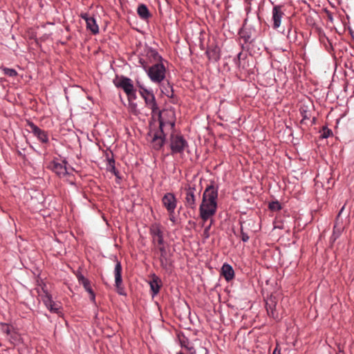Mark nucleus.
I'll list each match as a JSON object with an SVG mask.
<instances>
[{
    "label": "nucleus",
    "instance_id": "f257e3e1",
    "mask_svg": "<svg viewBox=\"0 0 354 354\" xmlns=\"http://www.w3.org/2000/svg\"><path fill=\"white\" fill-rule=\"evenodd\" d=\"M217 198L218 187L212 183L203 192L202 203L199 207L200 217L204 222L208 221L216 214Z\"/></svg>",
    "mask_w": 354,
    "mask_h": 354
},
{
    "label": "nucleus",
    "instance_id": "f03ea898",
    "mask_svg": "<svg viewBox=\"0 0 354 354\" xmlns=\"http://www.w3.org/2000/svg\"><path fill=\"white\" fill-rule=\"evenodd\" d=\"M139 93L141 95V97L145 100L146 107L151 111V118L153 120H155L156 117H157L158 120L175 118V113L173 111H160L159 109L155 95L152 90L143 88L142 91H139Z\"/></svg>",
    "mask_w": 354,
    "mask_h": 354
},
{
    "label": "nucleus",
    "instance_id": "7ed1b4c3",
    "mask_svg": "<svg viewBox=\"0 0 354 354\" xmlns=\"http://www.w3.org/2000/svg\"><path fill=\"white\" fill-rule=\"evenodd\" d=\"M138 63L147 72L149 77L153 83L161 84L165 78L166 68L162 62L155 63L151 66H149V62L143 57H140Z\"/></svg>",
    "mask_w": 354,
    "mask_h": 354
},
{
    "label": "nucleus",
    "instance_id": "20e7f679",
    "mask_svg": "<svg viewBox=\"0 0 354 354\" xmlns=\"http://www.w3.org/2000/svg\"><path fill=\"white\" fill-rule=\"evenodd\" d=\"M159 129L156 131L152 138V147L155 150H160L165 145L166 140L165 128L173 129L175 127V118L158 120Z\"/></svg>",
    "mask_w": 354,
    "mask_h": 354
},
{
    "label": "nucleus",
    "instance_id": "39448f33",
    "mask_svg": "<svg viewBox=\"0 0 354 354\" xmlns=\"http://www.w3.org/2000/svg\"><path fill=\"white\" fill-rule=\"evenodd\" d=\"M169 148L172 156L181 155L185 151H188L189 144L181 133H171L169 136Z\"/></svg>",
    "mask_w": 354,
    "mask_h": 354
},
{
    "label": "nucleus",
    "instance_id": "423d86ee",
    "mask_svg": "<svg viewBox=\"0 0 354 354\" xmlns=\"http://www.w3.org/2000/svg\"><path fill=\"white\" fill-rule=\"evenodd\" d=\"M27 126L30 129V132L37 138V140L42 145L49 143V136L48 131L40 129L34 122L30 120L27 121Z\"/></svg>",
    "mask_w": 354,
    "mask_h": 354
},
{
    "label": "nucleus",
    "instance_id": "0eeeda50",
    "mask_svg": "<svg viewBox=\"0 0 354 354\" xmlns=\"http://www.w3.org/2000/svg\"><path fill=\"white\" fill-rule=\"evenodd\" d=\"M194 185H188L185 188V205L187 208L195 209L196 207V194Z\"/></svg>",
    "mask_w": 354,
    "mask_h": 354
},
{
    "label": "nucleus",
    "instance_id": "6e6552de",
    "mask_svg": "<svg viewBox=\"0 0 354 354\" xmlns=\"http://www.w3.org/2000/svg\"><path fill=\"white\" fill-rule=\"evenodd\" d=\"M114 261L115 262L114 268V277H115V285L118 289V292L120 295H124V288L122 287V268L121 262L118 260L117 257H114Z\"/></svg>",
    "mask_w": 354,
    "mask_h": 354
},
{
    "label": "nucleus",
    "instance_id": "1a4fd4ad",
    "mask_svg": "<svg viewBox=\"0 0 354 354\" xmlns=\"http://www.w3.org/2000/svg\"><path fill=\"white\" fill-rule=\"evenodd\" d=\"M67 163L68 162L66 160L59 161L57 159H54L52 162H50L49 167L59 178H63L68 174L66 168Z\"/></svg>",
    "mask_w": 354,
    "mask_h": 354
},
{
    "label": "nucleus",
    "instance_id": "9d476101",
    "mask_svg": "<svg viewBox=\"0 0 354 354\" xmlns=\"http://www.w3.org/2000/svg\"><path fill=\"white\" fill-rule=\"evenodd\" d=\"M162 206L167 212L176 210L178 201L175 194L172 192H167L164 194L161 199Z\"/></svg>",
    "mask_w": 354,
    "mask_h": 354
},
{
    "label": "nucleus",
    "instance_id": "9b49d317",
    "mask_svg": "<svg viewBox=\"0 0 354 354\" xmlns=\"http://www.w3.org/2000/svg\"><path fill=\"white\" fill-rule=\"evenodd\" d=\"M113 84L117 88H122L125 93L134 88L133 81L124 76L117 77L113 80Z\"/></svg>",
    "mask_w": 354,
    "mask_h": 354
},
{
    "label": "nucleus",
    "instance_id": "f8f14e48",
    "mask_svg": "<svg viewBox=\"0 0 354 354\" xmlns=\"http://www.w3.org/2000/svg\"><path fill=\"white\" fill-rule=\"evenodd\" d=\"M76 277L80 284L82 285L85 290L90 295V298L92 301H95V295L91 288L90 281L86 278L80 272H77Z\"/></svg>",
    "mask_w": 354,
    "mask_h": 354
},
{
    "label": "nucleus",
    "instance_id": "ddd939ff",
    "mask_svg": "<svg viewBox=\"0 0 354 354\" xmlns=\"http://www.w3.org/2000/svg\"><path fill=\"white\" fill-rule=\"evenodd\" d=\"M160 251L159 261L163 269L167 270L171 266V261L164 245H159Z\"/></svg>",
    "mask_w": 354,
    "mask_h": 354
},
{
    "label": "nucleus",
    "instance_id": "4468645a",
    "mask_svg": "<svg viewBox=\"0 0 354 354\" xmlns=\"http://www.w3.org/2000/svg\"><path fill=\"white\" fill-rule=\"evenodd\" d=\"M205 54L210 62H216L221 58V49L218 45L212 44L207 47Z\"/></svg>",
    "mask_w": 354,
    "mask_h": 354
},
{
    "label": "nucleus",
    "instance_id": "2eb2a0df",
    "mask_svg": "<svg viewBox=\"0 0 354 354\" xmlns=\"http://www.w3.org/2000/svg\"><path fill=\"white\" fill-rule=\"evenodd\" d=\"M150 234L153 238V242L157 241L158 245H164V236L163 232L161 230L160 225H153L150 228Z\"/></svg>",
    "mask_w": 354,
    "mask_h": 354
},
{
    "label": "nucleus",
    "instance_id": "dca6fc26",
    "mask_svg": "<svg viewBox=\"0 0 354 354\" xmlns=\"http://www.w3.org/2000/svg\"><path fill=\"white\" fill-rule=\"evenodd\" d=\"M106 160V170L111 172L116 178L120 179V172L115 168V161L114 160L113 153L112 151L105 153Z\"/></svg>",
    "mask_w": 354,
    "mask_h": 354
},
{
    "label": "nucleus",
    "instance_id": "f3484780",
    "mask_svg": "<svg viewBox=\"0 0 354 354\" xmlns=\"http://www.w3.org/2000/svg\"><path fill=\"white\" fill-rule=\"evenodd\" d=\"M277 299L275 297L270 296L266 301V308L269 316L274 319H278V313L276 310Z\"/></svg>",
    "mask_w": 354,
    "mask_h": 354
},
{
    "label": "nucleus",
    "instance_id": "a211bd4d",
    "mask_svg": "<svg viewBox=\"0 0 354 354\" xmlns=\"http://www.w3.org/2000/svg\"><path fill=\"white\" fill-rule=\"evenodd\" d=\"M272 19L273 21L272 28L274 29L278 28L281 22V19L284 15L283 12L281 10V6H274L272 9Z\"/></svg>",
    "mask_w": 354,
    "mask_h": 354
},
{
    "label": "nucleus",
    "instance_id": "6ab92c4d",
    "mask_svg": "<svg viewBox=\"0 0 354 354\" xmlns=\"http://www.w3.org/2000/svg\"><path fill=\"white\" fill-rule=\"evenodd\" d=\"M145 53L150 62H154L158 63L163 60L162 56L159 55L158 52L151 47H147L145 49Z\"/></svg>",
    "mask_w": 354,
    "mask_h": 354
},
{
    "label": "nucleus",
    "instance_id": "aec40b11",
    "mask_svg": "<svg viewBox=\"0 0 354 354\" xmlns=\"http://www.w3.org/2000/svg\"><path fill=\"white\" fill-rule=\"evenodd\" d=\"M149 286L151 291V296L153 297L160 291L161 287V281L155 274L152 275V279L149 281Z\"/></svg>",
    "mask_w": 354,
    "mask_h": 354
},
{
    "label": "nucleus",
    "instance_id": "412c9836",
    "mask_svg": "<svg viewBox=\"0 0 354 354\" xmlns=\"http://www.w3.org/2000/svg\"><path fill=\"white\" fill-rule=\"evenodd\" d=\"M221 273L225 279L229 282L234 277V271L232 266L228 263H224L221 268Z\"/></svg>",
    "mask_w": 354,
    "mask_h": 354
},
{
    "label": "nucleus",
    "instance_id": "4be33fe9",
    "mask_svg": "<svg viewBox=\"0 0 354 354\" xmlns=\"http://www.w3.org/2000/svg\"><path fill=\"white\" fill-rule=\"evenodd\" d=\"M137 13L141 19L145 21L151 17L147 6L144 3H141L138 6Z\"/></svg>",
    "mask_w": 354,
    "mask_h": 354
},
{
    "label": "nucleus",
    "instance_id": "5701e85b",
    "mask_svg": "<svg viewBox=\"0 0 354 354\" xmlns=\"http://www.w3.org/2000/svg\"><path fill=\"white\" fill-rule=\"evenodd\" d=\"M7 337L10 343L13 346L18 345L21 342V335L16 329L13 330V331Z\"/></svg>",
    "mask_w": 354,
    "mask_h": 354
},
{
    "label": "nucleus",
    "instance_id": "b1692460",
    "mask_svg": "<svg viewBox=\"0 0 354 354\" xmlns=\"http://www.w3.org/2000/svg\"><path fill=\"white\" fill-rule=\"evenodd\" d=\"M161 92L167 97L172 98L174 97V90L173 86L167 82V84L162 83L160 84Z\"/></svg>",
    "mask_w": 354,
    "mask_h": 354
},
{
    "label": "nucleus",
    "instance_id": "393cba45",
    "mask_svg": "<svg viewBox=\"0 0 354 354\" xmlns=\"http://www.w3.org/2000/svg\"><path fill=\"white\" fill-rule=\"evenodd\" d=\"M86 24L87 30H89L93 35H96L99 32L98 25L97 24L96 20L93 17L88 19Z\"/></svg>",
    "mask_w": 354,
    "mask_h": 354
},
{
    "label": "nucleus",
    "instance_id": "a878e982",
    "mask_svg": "<svg viewBox=\"0 0 354 354\" xmlns=\"http://www.w3.org/2000/svg\"><path fill=\"white\" fill-rule=\"evenodd\" d=\"M15 328L10 324L7 323H0V330L7 335V337L15 330Z\"/></svg>",
    "mask_w": 354,
    "mask_h": 354
},
{
    "label": "nucleus",
    "instance_id": "bb28decb",
    "mask_svg": "<svg viewBox=\"0 0 354 354\" xmlns=\"http://www.w3.org/2000/svg\"><path fill=\"white\" fill-rule=\"evenodd\" d=\"M300 113L302 116V119L301 120V124H306V120H310L311 117L310 112L304 107H301L299 109Z\"/></svg>",
    "mask_w": 354,
    "mask_h": 354
},
{
    "label": "nucleus",
    "instance_id": "cd10ccee",
    "mask_svg": "<svg viewBox=\"0 0 354 354\" xmlns=\"http://www.w3.org/2000/svg\"><path fill=\"white\" fill-rule=\"evenodd\" d=\"M0 69L3 71V74L8 77H16L18 75L17 71L14 68H7L5 66H1Z\"/></svg>",
    "mask_w": 354,
    "mask_h": 354
},
{
    "label": "nucleus",
    "instance_id": "c85d7f7f",
    "mask_svg": "<svg viewBox=\"0 0 354 354\" xmlns=\"http://www.w3.org/2000/svg\"><path fill=\"white\" fill-rule=\"evenodd\" d=\"M333 135V131L331 129H328L327 127H323L322 129L320 131V138H328Z\"/></svg>",
    "mask_w": 354,
    "mask_h": 354
},
{
    "label": "nucleus",
    "instance_id": "c756f323",
    "mask_svg": "<svg viewBox=\"0 0 354 354\" xmlns=\"http://www.w3.org/2000/svg\"><path fill=\"white\" fill-rule=\"evenodd\" d=\"M41 300L46 308H48L50 306H51L54 301L50 294L46 295H41Z\"/></svg>",
    "mask_w": 354,
    "mask_h": 354
},
{
    "label": "nucleus",
    "instance_id": "7c9ffc66",
    "mask_svg": "<svg viewBox=\"0 0 354 354\" xmlns=\"http://www.w3.org/2000/svg\"><path fill=\"white\" fill-rule=\"evenodd\" d=\"M60 305L53 301L51 306H50L48 308H47L50 313L59 314L61 313L60 311Z\"/></svg>",
    "mask_w": 354,
    "mask_h": 354
},
{
    "label": "nucleus",
    "instance_id": "2f4dec72",
    "mask_svg": "<svg viewBox=\"0 0 354 354\" xmlns=\"http://www.w3.org/2000/svg\"><path fill=\"white\" fill-rule=\"evenodd\" d=\"M269 209L272 211H279L281 209V205L279 201H272L269 203Z\"/></svg>",
    "mask_w": 354,
    "mask_h": 354
},
{
    "label": "nucleus",
    "instance_id": "473e14b6",
    "mask_svg": "<svg viewBox=\"0 0 354 354\" xmlns=\"http://www.w3.org/2000/svg\"><path fill=\"white\" fill-rule=\"evenodd\" d=\"M212 223H213V221L211 220L210 223L208 225H207L203 230V237L205 240H207L209 238V236H210L209 230L212 227Z\"/></svg>",
    "mask_w": 354,
    "mask_h": 354
},
{
    "label": "nucleus",
    "instance_id": "72a5a7b5",
    "mask_svg": "<svg viewBox=\"0 0 354 354\" xmlns=\"http://www.w3.org/2000/svg\"><path fill=\"white\" fill-rule=\"evenodd\" d=\"M126 94L127 95L129 102H133V100H136L137 98L136 90L135 88L126 93Z\"/></svg>",
    "mask_w": 354,
    "mask_h": 354
},
{
    "label": "nucleus",
    "instance_id": "f704fd0d",
    "mask_svg": "<svg viewBox=\"0 0 354 354\" xmlns=\"http://www.w3.org/2000/svg\"><path fill=\"white\" fill-rule=\"evenodd\" d=\"M296 35V32L295 31L292 32L291 27L289 28L288 30V32H287V35H286L288 39H290V41L292 39L293 41H295V39H296V35Z\"/></svg>",
    "mask_w": 354,
    "mask_h": 354
},
{
    "label": "nucleus",
    "instance_id": "c9c22d12",
    "mask_svg": "<svg viewBox=\"0 0 354 354\" xmlns=\"http://www.w3.org/2000/svg\"><path fill=\"white\" fill-rule=\"evenodd\" d=\"M241 240L245 243L248 242L250 239L248 234L243 231L242 226L241 227Z\"/></svg>",
    "mask_w": 354,
    "mask_h": 354
},
{
    "label": "nucleus",
    "instance_id": "e433bc0d",
    "mask_svg": "<svg viewBox=\"0 0 354 354\" xmlns=\"http://www.w3.org/2000/svg\"><path fill=\"white\" fill-rule=\"evenodd\" d=\"M241 55H242V52H239L237 54L236 57L234 59V62L238 68H241Z\"/></svg>",
    "mask_w": 354,
    "mask_h": 354
},
{
    "label": "nucleus",
    "instance_id": "4c0bfd02",
    "mask_svg": "<svg viewBox=\"0 0 354 354\" xmlns=\"http://www.w3.org/2000/svg\"><path fill=\"white\" fill-rule=\"evenodd\" d=\"M41 290L42 293H41V292L38 291V293L39 294V295L41 297V295H50V293L48 291L47 286H46V285L45 283H43L41 285Z\"/></svg>",
    "mask_w": 354,
    "mask_h": 354
},
{
    "label": "nucleus",
    "instance_id": "58836bf2",
    "mask_svg": "<svg viewBox=\"0 0 354 354\" xmlns=\"http://www.w3.org/2000/svg\"><path fill=\"white\" fill-rule=\"evenodd\" d=\"M167 213L169 216V220L173 223H176V218L175 216V210H171V212H167Z\"/></svg>",
    "mask_w": 354,
    "mask_h": 354
},
{
    "label": "nucleus",
    "instance_id": "ea45409f",
    "mask_svg": "<svg viewBox=\"0 0 354 354\" xmlns=\"http://www.w3.org/2000/svg\"><path fill=\"white\" fill-rule=\"evenodd\" d=\"M80 17H81L82 19H83L86 22L87 21H88V19H91V18H92L93 17H91V16L89 15V14H88V13H87V12H84V13H81V14H80Z\"/></svg>",
    "mask_w": 354,
    "mask_h": 354
},
{
    "label": "nucleus",
    "instance_id": "a19ab883",
    "mask_svg": "<svg viewBox=\"0 0 354 354\" xmlns=\"http://www.w3.org/2000/svg\"><path fill=\"white\" fill-rule=\"evenodd\" d=\"M241 38L244 40L245 43L250 41V36L248 33L244 32L241 35Z\"/></svg>",
    "mask_w": 354,
    "mask_h": 354
},
{
    "label": "nucleus",
    "instance_id": "79ce46f5",
    "mask_svg": "<svg viewBox=\"0 0 354 354\" xmlns=\"http://www.w3.org/2000/svg\"><path fill=\"white\" fill-rule=\"evenodd\" d=\"M186 348L190 352V354H196V350L193 346H185Z\"/></svg>",
    "mask_w": 354,
    "mask_h": 354
},
{
    "label": "nucleus",
    "instance_id": "37998d69",
    "mask_svg": "<svg viewBox=\"0 0 354 354\" xmlns=\"http://www.w3.org/2000/svg\"><path fill=\"white\" fill-rule=\"evenodd\" d=\"M198 351L201 352L202 354H207L208 353L207 350L205 348L203 347V346L199 347L198 348Z\"/></svg>",
    "mask_w": 354,
    "mask_h": 354
},
{
    "label": "nucleus",
    "instance_id": "c03bdc74",
    "mask_svg": "<svg viewBox=\"0 0 354 354\" xmlns=\"http://www.w3.org/2000/svg\"><path fill=\"white\" fill-rule=\"evenodd\" d=\"M335 227H336V225H335L334 228H333V237H334V240H335L339 236V234H340L339 232H338V233H336Z\"/></svg>",
    "mask_w": 354,
    "mask_h": 354
},
{
    "label": "nucleus",
    "instance_id": "a18cd8bd",
    "mask_svg": "<svg viewBox=\"0 0 354 354\" xmlns=\"http://www.w3.org/2000/svg\"><path fill=\"white\" fill-rule=\"evenodd\" d=\"M345 206H346V204H344L342 207L340 209L339 212H338V214L337 216V218H336V222L338 221L340 215L342 214V213L343 212L344 208H345Z\"/></svg>",
    "mask_w": 354,
    "mask_h": 354
},
{
    "label": "nucleus",
    "instance_id": "49530a36",
    "mask_svg": "<svg viewBox=\"0 0 354 354\" xmlns=\"http://www.w3.org/2000/svg\"><path fill=\"white\" fill-rule=\"evenodd\" d=\"M272 354H281V349L279 348L278 345L275 347Z\"/></svg>",
    "mask_w": 354,
    "mask_h": 354
},
{
    "label": "nucleus",
    "instance_id": "de8ad7c7",
    "mask_svg": "<svg viewBox=\"0 0 354 354\" xmlns=\"http://www.w3.org/2000/svg\"><path fill=\"white\" fill-rule=\"evenodd\" d=\"M137 86L140 88V91H142L143 88H146L138 81L137 82Z\"/></svg>",
    "mask_w": 354,
    "mask_h": 354
},
{
    "label": "nucleus",
    "instance_id": "09e8293b",
    "mask_svg": "<svg viewBox=\"0 0 354 354\" xmlns=\"http://www.w3.org/2000/svg\"><path fill=\"white\" fill-rule=\"evenodd\" d=\"M137 86L140 88V91H142L143 88H146L138 81L137 82Z\"/></svg>",
    "mask_w": 354,
    "mask_h": 354
},
{
    "label": "nucleus",
    "instance_id": "8fccbe9b",
    "mask_svg": "<svg viewBox=\"0 0 354 354\" xmlns=\"http://www.w3.org/2000/svg\"><path fill=\"white\" fill-rule=\"evenodd\" d=\"M129 105H130V106H131L132 109H136V106H137L136 103H134V102H129Z\"/></svg>",
    "mask_w": 354,
    "mask_h": 354
},
{
    "label": "nucleus",
    "instance_id": "3c124183",
    "mask_svg": "<svg viewBox=\"0 0 354 354\" xmlns=\"http://www.w3.org/2000/svg\"><path fill=\"white\" fill-rule=\"evenodd\" d=\"M17 153L19 156H21L23 159H25L26 158V155L24 153H23L21 151H17Z\"/></svg>",
    "mask_w": 354,
    "mask_h": 354
},
{
    "label": "nucleus",
    "instance_id": "603ef678",
    "mask_svg": "<svg viewBox=\"0 0 354 354\" xmlns=\"http://www.w3.org/2000/svg\"><path fill=\"white\" fill-rule=\"evenodd\" d=\"M245 11L248 13L250 11V6H248L245 7Z\"/></svg>",
    "mask_w": 354,
    "mask_h": 354
},
{
    "label": "nucleus",
    "instance_id": "864d4df0",
    "mask_svg": "<svg viewBox=\"0 0 354 354\" xmlns=\"http://www.w3.org/2000/svg\"><path fill=\"white\" fill-rule=\"evenodd\" d=\"M315 120H316L315 118H313V121H312V124H315Z\"/></svg>",
    "mask_w": 354,
    "mask_h": 354
}]
</instances>
